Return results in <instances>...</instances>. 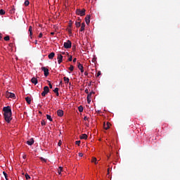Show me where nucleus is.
Segmentation results:
<instances>
[{"mask_svg":"<svg viewBox=\"0 0 180 180\" xmlns=\"http://www.w3.org/2000/svg\"><path fill=\"white\" fill-rule=\"evenodd\" d=\"M0 15H5V10L1 9L0 10Z\"/></svg>","mask_w":180,"mask_h":180,"instance_id":"bb28decb","label":"nucleus"},{"mask_svg":"<svg viewBox=\"0 0 180 180\" xmlns=\"http://www.w3.org/2000/svg\"><path fill=\"white\" fill-rule=\"evenodd\" d=\"M72 26V23L69 24V27H70V29H71Z\"/></svg>","mask_w":180,"mask_h":180,"instance_id":"09e8293b","label":"nucleus"},{"mask_svg":"<svg viewBox=\"0 0 180 180\" xmlns=\"http://www.w3.org/2000/svg\"><path fill=\"white\" fill-rule=\"evenodd\" d=\"M51 36H54L55 33L54 32H51Z\"/></svg>","mask_w":180,"mask_h":180,"instance_id":"8fccbe9b","label":"nucleus"},{"mask_svg":"<svg viewBox=\"0 0 180 180\" xmlns=\"http://www.w3.org/2000/svg\"><path fill=\"white\" fill-rule=\"evenodd\" d=\"M57 115L58 116H59L60 117H62V116H64V111H63V110H58L57 111Z\"/></svg>","mask_w":180,"mask_h":180,"instance_id":"f8f14e48","label":"nucleus"},{"mask_svg":"<svg viewBox=\"0 0 180 180\" xmlns=\"http://www.w3.org/2000/svg\"><path fill=\"white\" fill-rule=\"evenodd\" d=\"M63 79H64L65 84H68L70 82V78L67 77H63Z\"/></svg>","mask_w":180,"mask_h":180,"instance_id":"aec40b11","label":"nucleus"},{"mask_svg":"<svg viewBox=\"0 0 180 180\" xmlns=\"http://www.w3.org/2000/svg\"><path fill=\"white\" fill-rule=\"evenodd\" d=\"M3 174H4L6 179L8 180V174H6V172H3Z\"/></svg>","mask_w":180,"mask_h":180,"instance_id":"2f4dec72","label":"nucleus"},{"mask_svg":"<svg viewBox=\"0 0 180 180\" xmlns=\"http://www.w3.org/2000/svg\"><path fill=\"white\" fill-rule=\"evenodd\" d=\"M58 91H59V89L58 88H55V89L53 90V92L55 94H56V96H60V94L58 93Z\"/></svg>","mask_w":180,"mask_h":180,"instance_id":"6ab92c4d","label":"nucleus"},{"mask_svg":"<svg viewBox=\"0 0 180 180\" xmlns=\"http://www.w3.org/2000/svg\"><path fill=\"white\" fill-rule=\"evenodd\" d=\"M54 56H56V53L54 52H52L48 56V57L49 60H53V58H54Z\"/></svg>","mask_w":180,"mask_h":180,"instance_id":"dca6fc26","label":"nucleus"},{"mask_svg":"<svg viewBox=\"0 0 180 180\" xmlns=\"http://www.w3.org/2000/svg\"><path fill=\"white\" fill-rule=\"evenodd\" d=\"M26 158H27L26 155H22V158H23L24 160H26Z\"/></svg>","mask_w":180,"mask_h":180,"instance_id":"a18cd8bd","label":"nucleus"},{"mask_svg":"<svg viewBox=\"0 0 180 180\" xmlns=\"http://www.w3.org/2000/svg\"><path fill=\"white\" fill-rule=\"evenodd\" d=\"M95 94V92L92 91L90 92L88 95H87V98H89V99H91L92 94Z\"/></svg>","mask_w":180,"mask_h":180,"instance_id":"5701e85b","label":"nucleus"},{"mask_svg":"<svg viewBox=\"0 0 180 180\" xmlns=\"http://www.w3.org/2000/svg\"><path fill=\"white\" fill-rule=\"evenodd\" d=\"M3 112L4 120L6 123H11V122H12V109L11 108V106L4 107Z\"/></svg>","mask_w":180,"mask_h":180,"instance_id":"f257e3e1","label":"nucleus"},{"mask_svg":"<svg viewBox=\"0 0 180 180\" xmlns=\"http://www.w3.org/2000/svg\"><path fill=\"white\" fill-rule=\"evenodd\" d=\"M41 126H46V121L41 120Z\"/></svg>","mask_w":180,"mask_h":180,"instance_id":"473e14b6","label":"nucleus"},{"mask_svg":"<svg viewBox=\"0 0 180 180\" xmlns=\"http://www.w3.org/2000/svg\"><path fill=\"white\" fill-rule=\"evenodd\" d=\"M75 25H76V27H81V22H76Z\"/></svg>","mask_w":180,"mask_h":180,"instance_id":"b1692460","label":"nucleus"},{"mask_svg":"<svg viewBox=\"0 0 180 180\" xmlns=\"http://www.w3.org/2000/svg\"><path fill=\"white\" fill-rule=\"evenodd\" d=\"M78 110L80 112H84V107L82 105H79V108H78Z\"/></svg>","mask_w":180,"mask_h":180,"instance_id":"412c9836","label":"nucleus"},{"mask_svg":"<svg viewBox=\"0 0 180 180\" xmlns=\"http://www.w3.org/2000/svg\"><path fill=\"white\" fill-rule=\"evenodd\" d=\"M48 82H49V88L51 89H53V84H51V83H50V81H48Z\"/></svg>","mask_w":180,"mask_h":180,"instance_id":"f704fd0d","label":"nucleus"},{"mask_svg":"<svg viewBox=\"0 0 180 180\" xmlns=\"http://www.w3.org/2000/svg\"><path fill=\"white\" fill-rule=\"evenodd\" d=\"M41 70H42V71H44V76H45V77H49V75L50 74V73L49 72V69H48L47 68H46V67H42V68H41Z\"/></svg>","mask_w":180,"mask_h":180,"instance_id":"423d86ee","label":"nucleus"},{"mask_svg":"<svg viewBox=\"0 0 180 180\" xmlns=\"http://www.w3.org/2000/svg\"><path fill=\"white\" fill-rule=\"evenodd\" d=\"M67 30H68L69 34H72V30H71V28H68Z\"/></svg>","mask_w":180,"mask_h":180,"instance_id":"cd10ccee","label":"nucleus"},{"mask_svg":"<svg viewBox=\"0 0 180 180\" xmlns=\"http://www.w3.org/2000/svg\"><path fill=\"white\" fill-rule=\"evenodd\" d=\"M75 144H77V146H79V144H81V141H77L75 142Z\"/></svg>","mask_w":180,"mask_h":180,"instance_id":"e433bc0d","label":"nucleus"},{"mask_svg":"<svg viewBox=\"0 0 180 180\" xmlns=\"http://www.w3.org/2000/svg\"><path fill=\"white\" fill-rule=\"evenodd\" d=\"M63 171V167H60L58 169V174L59 175L61 174V172Z\"/></svg>","mask_w":180,"mask_h":180,"instance_id":"72a5a7b5","label":"nucleus"},{"mask_svg":"<svg viewBox=\"0 0 180 180\" xmlns=\"http://www.w3.org/2000/svg\"><path fill=\"white\" fill-rule=\"evenodd\" d=\"M49 92H50V89H49V86H44V91L41 93V96H46Z\"/></svg>","mask_w":180,"mask_h":180,"instance_id":"20e7f679","label":"nucleus"},{"mask_svg":"<svg viewBox=\"0 0 180 180\" xmlns=\"http://www.w3.org/2000/svg\"><path fill=\"white\" fill-rule=\"evenodd\" d=\"M110 127V122H107L103 124V128L105 129V130H108L109 129Z\"/></svg>","mask_w":180,"mask_h":180,"instance_id":"9d476101","label":"nucleus"},{"mask_svg":"<svg viewBox=\"0 0 180 180\" xmlns=\"http://www.w3.org/2000/svg\"><path fill=\"white\" fill-rule=\"evenodd\" d=\"M25 176L26 179H30V176L28 175L27 173H26V174H25Z\"/></svg>","mask_w":180,"mask_h":180,"instance_id":"7c9ffc66","label":"nucleus"},{"mask_svg":"<svg viewBox=\"0 0 180 180\" xmlns=\"http://www.w3.org/2000/svg\"><path fill=\"white\" fill-rule=\"evenodd\" d=\"M98 113L101 112V111H98Z\"/></svg>","mask_w":180,"mask_h":180,"instance_id":"bf43d9fd","label":"nucleus"},{"mask_svg":"<svg viewBox=\"0 0 180 180\" xmlns=\"http://www.w3.org/2000/svg\"><path fill=\"white\" fill-rule=\"evenodd\" d=\"M61 144H63V142L61 141H59L58 146H59V147L61 146Z\"/></svg>","mask_w":180,"mask_h":180,"instance_id":"58836bf2","label":"nucleus"},{"mask_svg":"<svg viewBox=\"0 0 180 180\" xmlns=\"http://www.w3.org/2000/svg\"><path fill=\"white\" fill-rule=\"evenodd\" d=\"M30 2L28 0H26L24 3V4L25 5V6H29Z\"/></svg>","mask_w":180,"mask_h":180,"instance_id":"393cba45","label":"nucleus"},{"mask_svg":"<svg viewBox=\"0 0 180 180\" xmlns=\"http://www.w3.org/2000/svg\"><path fill=\"white\" fill-rule=\"evenodd\" d=\"M46 119L50 122H53V118H51V116L50 115H46Z\"/></svg>","mask_w":180,"mask_h":180,"instance_id":"4be33fe9","label":"nucleus"},{"mask_svg":"<svg viewBox=\"0 0 180 180\" xmlns=\"http://www.w3.org/2000/svg\"><path fill=\"white\" fill-rule=\"evenodd\" d=\"M63 54H65V53L63 52Z\"/></svg>","mask_w":180,"mask_h":180,"instance_id":"13d9d810","label":"nucleus"},{"mask_svg":"<svg viewBox=\"0 0 180 180\" xmlns=\"http://www.w3.org/2000/svg\"><path fill=\"white\" fill-rule=\"evenodd\" d=\"M85 30V22H82L80 28V32H84Z\"/></svg>","mask_w":180,"mask_h":180,"instance_id":"f3484780","label":"nucleus"},{"mask_svg":"<svg viewBox=\"0 0 180 180\" xmlns=\"http://www.w3.org/2000/svg\"><path fill=\"white\" fill-rule=\"evenodd\" d=\"M85 22L86 23V25H89V23H91V15H87L85 18Z\"/></svg>","mask_w":180,"mask_h":180,"instance_id":"1a4fd4ad","label":"nucleus"},{"mask_svg":"<svg viewBox=\"0 0 180 180\" xmlns=\"http://www.w3.org/2000/svg\"><path fill=\"white\" fill-rule=\"evenodd\" d=\"M87 103H91V98H87Z\"/></svg>","mask_w":180,"mask_h":180,"instance_id":"a19ab883","label":"nucleus"},{"mask_svg":"<svg viewBox=\"0 0 180 180\" xmlns=\"http://www.w3.org/2000/svg\"><path fill=\"white\" fill-rule=\"evenodd\" d=\"M25 101H26L27 103H28V105H30V103H32V99H30V97H26Z\"/></svg>","mask_w":180,"mask_h":180,"instance_id":"a211bd4d","label":"nucleus"},{"mask_svg":"<svg viewBox=\"0 0 180 180\" xmlns=\"http://www.w3.org/2000/svg\"><path fill=\"white\" fill-rule=\"evenodd\" d=\"M32 26H30L28 32H30V39H33V31H32Z\"/></svg>","mask_w":180,"mask_h":180,"instance_id":"9b49d317","label":"nucleus"},{"mask_svg":"<svg viewBox=\"0 0 180 180\" xmlns=\"http://www.w3.org/2000/svg\"><path fill=\"white\" fill-rule=\"evenodd\" d=\"M96 161H97L96 158H93L92 160H91V162H94L95 164H98V162Z\"/></svg>","mask_w":180,"mask_h":180,"instance_id":"a878e982","label":"nucleus"},{"mask_svg":"<svg viewBox=\"0 0 180 180\" xmlns=\"http://www.w3.org/2000/svg\"><path fill=\"white\" fill-rule=\"evenodd\" d=\"M69 85L71 86V82L69 83Z\"/></svg>","mask_w":180,"mask_h":180,"instance_id":"4d7b16f0","label":"nucleus"},{"mask_svg":"<svg viewBox=\"0 0 180 180\" xmlns=\"http://www.w3.org/2000/svg\"><path fill=\"white\" fill-rule=\"evenodd\" d=\"M84 120H88V117L85 116V117H84Z\"/></svg>","mask_w":180,"mask_h":180,"instance_id":"de8ad7c7","label":"nucleus"},{"mask_svg":"<svg viewBox=\"0 0 180 180\" xmlns=\"http://www.w3.org/2000/svg\"><path fill=\"white\" fill-rule=\"evenodd\" d=\"M68 61H72V56H70L68 58Z\"/></svg>","mask_w":180,"mask_h":180,"instance_id":"4c0bfd02","label":"nucleus"},{"mask_svg":"<svg viewBox=\"0 0 180 180\" xmlns=\"http://www.w3.org/2000/svg\"><path fill=\"white\" fill-rule=\"evenodd\" d=\"M69 70L70 71H74V66L72 65H70Z\"/></svg>","mask_w":180,"mask_h":180,"instance_id":"c756f323","label":"nucleus"},{"mask_svg":"<svg viewBox=\"0 0 180 180\" xmlns=\"http://www.w3.org/2000/svg\"><path fill=\"white\" fill-rule=\"evenodd\" d=\"M57 58L58 64H61V63H63V55L58 53Z\"/></svg>","mask_w":180,"mask_h":180,"instance_id":"0eeeda50","label":"nucleus"},{"mask_svg":"<svg viewBox=\"0 0 180 180\" xmlns=\"http://www.w3.org/2000/svg\"><path fill=\"white\" fill-rule=\"evenodd\" d=\"M85 12H86V10L84 8H83L82 10L81 9L76 10L77 15H79V16H85Z\"/></svg>","mask_w":180,"mask_h":180,"instance_id":"f03ea898","label":"nucleus"},{"mask_svg":"<svg viewBox=\"0 0 180 180\" xmlns=\"http://www.w3.org/2000/svg\"><path fill=\"white\" fill-rule=\"evenodd\" d=\"M84 75H86V76L88 75V72H85Z\"/></svg>","mask_w":180,"mask_h":180,"instance_id":"3c124183","label":"nucleus"},{"mask_svg":"<svg viewBox=\"0 0 180 180\" xmlns=\"http://www.w3.org/2000/svg\"><path fill=\"white\" fill-rule=\"evenodd\" d=\"M27 144L28 146H33V144H34V140H33V139H31L30 141H27Z\"/></svg>","mask_w":180,"mask_h":180,"instance_id":"ddd939ff","label":"nucleus"},{"mask_svg":"<svg viewBox=\"0 0 180 180\" xmlns=\"http://www.w3.org/2000/svg\"><path fill=\"white\" fill-rule=\"evenodd\" d=\"M100 75H101V71H98V72H97L96 77H99Z\"/></svg>","mask_w":180,"mask_h":180,"instance_id":"79ce46f5","label":"nucleus"},{"mask_svg":"<svg viewBox=\"0 0 180 180\" xmlns=\"http://www.w3.org/2000/svg\"><path fill=\"white\" fill-rule=\"evenodd\" d=\"M77 68H79L81 72H84V66L79 62H77Z\"/></svg>","mask_w":180,"mask_h":180,"instance_id":"6e6552de","label":"nucleus"},{"mask_svg":"<svg viewBox=\"0 0 180 180\" xmlns=\"http://www.w3.org/2000/svg\"><path fill=\"white\" fill-rule=\"evenodd\" d=\"M4 40H5L6 41H9V40H10L9 36L5 37H4Z\"/></svg>","mask_w":180,"mask_h":180,"instance_id":"c85d7f7f","label":"nucleus"},{"mask_svg":"<svg viewBox=\"0 0 180 180\" xmlns=\"http://www.w3.org/2000/svg\"><path fill=\"white\" fill-rule=\"evenodd\" d=\"M73 63H77V58H75L73 59Z\"/></svg>","mask_w":180,"mask_h":180,"instance_id":"49530a36","label":"nucleus"},{"mask_svg":"<svg viewBox=\"0 0 180 180\" xmlns=\"http://www.w3.org/2000/svg\"><path fill=\"white\" fill-rule=\"evenodd\" d=\"M85 93H86V94H89V91H88V89H85Z\"/></svg>","mask_w":180,"mask_h":180,"instance_id":"c03bdc74","label":"nucleus"},{"mask_svg":"<svg viewBox=\"0 0 180 180\" xmlns=\"http://www.w3.org/2000/svg\"><path fill=\"white\" fill-rule=\"evenodd\" d=\"M72 44L71 41L68 40L67 42H64L63 47H65V49H71Z\"/></svg>","mask_w":180,"mask_h":180,"instance_id":"7ed1b4c3","label":"nucleus"},{"mask_svg":"<svg viewBox=\"0 0 180 180\" xmlns=\"http://www.w3.org/2000/svg\"><path fill=\"white\" fill-rule=\"evenodd\" d=\"M109 168L108 169V175H109Z\"/></svg>","mask_w":180,"mask_h":180,"instance_id":"5fc2aeb1","label":"nucleus"},{"mask_svg":"<svg viewBox=\"0 0 180 180\" xmlns=\"http://www.w3.org/2000/svg\"><path fill=\"white\" fill-rule=\"evenodd\" d=\"M0 40H2V35L0 34Z\"/></svg>","mask_w":180,"mask_h":180,"instance_id":"864d4df0","label":"nucleus"},{"mask_svg":"<svg viewBox=\"0 0 180 180\" xmlns=\"http://www.w3.org/2000/svg\"><path fill=\"white\" fill-rule=\"evenodd\" d=\"M6 98H11V99H13V98H15V94L6 91Z\"/></svg>","mask_w":180,"mask_h":180,"instance_id":"39448f33","label":"nucleus"},{"mask_svg":"<svg viewBox=\"0 0 180 180\" xmlns=\"http://www.w3.org/2000/svg\"><path fill=\"white\" fill-rule=\"evenodd\" d=\"M31 82H32V84H34V85H37V79L36 77H32L31 79Z\"/></svg>","mask_w":180,"mask_h":180,"instance_id":"4468645a","label":"nucleus"},{"mask_svg":"<svg viewBox=\"0 0 180 180\" xmlns=\"http://www.w3.org/2000/svg\"><path fill=\"white\" fill-rule=\"evenodd\" d=\"M95 61H96V59H95V58H93L92 62H93V63H95Z\"/></svg>","mask_w":180,"mask_h":180,"instance_id":"603ef678","label":"nucleus"},{"mask_svg":"<svg viewBox=\"0 0 180 180\" xmlns=\"http://www.w3.org/2000/svg\"><path fill=\"white\" fill-rule=\"evenodd\" d=\"M41 161H43L44 162H47V160L44 159V158H40Z\"/></svg>","mask_w":180,"mask_h":180,"instance_id":"c9c22d12","label":"nucleus"},{"mask_svg":"<svg viewBox=\"0 0 180 180\" xmlns=\"http://www.w3.org/2000/svg\"><path fill=\"white\" fill-rule=\"evenodd\" d=\"M39 38L43 37V34H42V33H40V34H39Z\"/></svg>","mask_w":180,"mask_h":180,"instance_id":"37998d69","label":"nucleus"},{"mask_svg":"<svg viewBox=\"0 0 180 180\" xmlns=\"http://www.w3.org/2000/svg\"><path fill=\"white\" fill-rule=\"evenodd\" d=\"M83 156H84V153H79V157H83Z\"/></svg>","mask_w":180,"mask_h":180,"instance_id":"ea45409f","label":"nucleus"},{"mask_svg":"<svg viewBox=\"0 0 180 180\" xmlns=\"http://www.w3.org/2000/svg\"><path fill=\"white\" fill-rule=\"evenodd\" d=\"M35 44H37V40L35 41Z\"/></svg>","mask_w":180,"mask_h":180,"instance_id":"6e6d98bb","label":"nucleus"},{"mask_svg":"<svg viewBox=\"0 0 180 180\" xmlns=\"http://www.w3.org/2000/svg\"><path fill=\"white\" fill-rule=\"evenodd\" d=\"M80 139L81 140H86V139H88V135L83 134L80 136Z\"/></svg>","mask_w":180,"mask_h":180,"instance_id":"2eb2a0df","label":"nucleus"}]
</instances>
